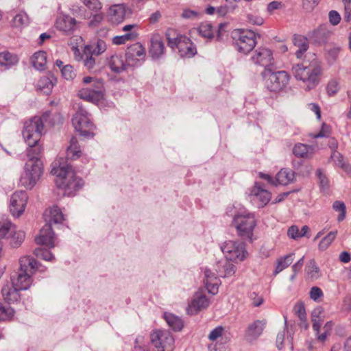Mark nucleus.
<instances>
[{
    "label": "nucleus",
    "instance_id": "nucleus-1",
    "mask_svg": "<svg viewBox=\"0 0 351 351\" xmlns=\"http://www.w3.org/2000/svg\"><path fill=\"white\" fill-rule=\"evenodd\" d=\"M51 174L57 177L55 182L63 195L73 196L84 185L83 180L77 177L66 160L60 158L51 164Z\"/></svg>",
    "mask_w": 351,
    "mask_h": 351
},
{
    "label": "nucleus",
    "instance_id": "nucleus-2",
    "mask_svg": "<svg viewBox=\"0 0 351 351\" xmlns=\"http://www.w3.org/2000/svg\"><path fill=\"white\" fill-rule=\"evenodd\" d=\"M292 73L297 80L304 84V88L310 90L320 82L322 67L315 53H308L301 64L292 66Z\"/></svg>",
    "mask_w": 351,
    "mask_h": 351
},
{
    "label": "nucleus",
    "instance_id": "nucleus-3",
    "mask_svg": "<svg viewBox=\"0 0 351 351\" xmlns=\"http://www.w3.org/2000/svg\"><path fill=\"white\" fill-rule=\"evenodd\" d=\"M20 267L16 276H12V284L21 290L27 289L32 282V276L35 269H38V261L34 258L26 256L19 259Z\"/></svg>",
    "mask_w": 351,
    "mask_h": 351
},
{
    "label": "nucleus",
    "instance_id": "nucleus-4",
    "mask_svg": "<svg viewBox=\"0 0 351 351\" xmlns=\"http://www.w3.org/2000/svg\"><path fill=\"white\" fill-rule=\"evenodd\" d=\"M82 82L86 86L78 92L81 99L94 104L104 99L105 88L102 80L87 76L83 78Z\"/></svg>",
    "mask_w": 351,
    "mask_h": 351
},
{
    "label": "nucleus",
    "instance_id": "nucleus-5",
    "mask_svg": "<svg viewBox=\"0 0 351 351\" xmlns=\"http://www.w3.org/2000/svg\"><path fill=\"white\" fill-rule=\"evenodd\" d=\"M50 112H46L42 117H34L24 123L22 131L23 137L26 143L35 144L40 141L43 134L44 121L49 117Z\"/></svg>",
    "mask_w": 351,
    "mask_h": 351
},
{
    "label": "nucleus",
    "instance_id": "nucleus-6",
    "mask_svg": "<svg viewBox=\"0 0 351 351\" xmlns=\"http://www.w3.org/2000/svg\"><path fill=\"white\" fill-rule=\"evenodd\" d=\"M165 35L168 46L173 49L177 48L181 57L191 58L197 53L195 47L186 36L178 35L172 29H167Z\"/></svg>",
    "mask_w": 351,
    "mask_h": 351
},
{
    "label": "nucleus",
    "instance_id": "nucleus-7",
    "mask_svg": "<svg viewBox=\"0 0 351 351\" xmlns=\"http://www.w3.org/2000/svg\"><path fill=\"white\" fill-rule=\"evenodd\" d=\"M232 225L237 231V234L242 239L253 241L254 230L256 226V220L253 213H239L234 216Z\"/></svg>",
    "mask_w": 351,
    "mask_h": 351
},
{
    "label": "nucleus",
    "instance_id": "nucleus-8",
    "mask_svg": "<svg viewBox=\"0 0 351 351\" xmlns=\"http://www.w3.org/2000/svg\"><path fill=\"white\" fill-rule=\"evenodd\" d=\"M43 172L41 160L28 159L26 162L24 172L20 178L21 185L26 189H32L40 179Z\"/></svg>",
    "mask_w": 351,
    "mask_h": 351
},
{
    "label": "nucleus",
    "instance_id": "nucleus-9",
    "mask_svg": "<svg viewBox=\"0 0 351 351\" xmlns=\"http://www.w3.org/2000/svg\"><path fill=\"white\" fill-rule=\"evenodd\" d=\"M265 76L266 88L274 93L285 89L290 80V76L285 71H272L270 69H267Z\"/></svg>",
    "mask_w": 351,
    "mask_h": 351
},
{
    "label": "nucleus",
    "instance_id": "nucleus-10",
    "mask_svg": "<svg viewBox=\"0 0 351 351\" xmlns=\"http://www.w3.org/2000/svg\"><path fill=\"white\" fill-rule=\"evenodd\" d=\"M232 38L237 49L243 53L251 51L256 45V34L247 29H236L232 32Z\"/></svg>",
    "mask_w": 351,
    "mask_h": 351
},
{
    "label": "nucleus",
    "instance_id": "nucleus-11",
    "mask_svg": "<svg viewBox=\"0 0 351 351\" xmlns=\"http://www.w3.org/2000/svg\"><path fill=\"white\" fill-rule=\"evenodd\" d=\"M89 114L82 107H80L73 118L72 119L73 125L76 131L86 138H92L94 134L91 132L93 129V124L90 121Z\"/></svg>",
    "mask_w": 351,
    "mask_h": 351
},
{
    "label": "nucleus",
    "instance_id": "nucleus-12",
    "mask_svg": "<svg viewBox=\"0 0 351 351\" xmlns=\"http://www.w3.org/2000/svg\"><path fill=\"white\" fill-rule=\"evenodd\" d=\"M221 250L227 259L234 261H242L246 258L247 252L243 242L227 241L221 245Z\"/></svg>",
    "mask_w": 351,
    "mask_h": 351
},
{
    "label": "nucleus",
    "instance_id": "nucleus-13",
    "mask_svg": "<svg viewBox=\"0 0 351 351\" xmlns=\"http://www.w3.org/2000/svg\"><path fill=\"white\" fill-rule=\"evenodd\" d=\"M150 341L157 351H165L171 348L174 343L172 335L167 330H156L150 335Z\"/></svg>",
    "mask_w": 351,
    "mask_h": 351
},
{
    "label": "nucleus",
    "instance_id": "nucleus-14",
    "mask_svg": "<svg viewBox=\"0 0 351 351\" xmlns=\"http://www.w3.org/2000/svg\"><path fill=\"white\" fill-rule=\"evenodd\" d=\"M210 301L206 295L205 291L200 289L195 293L186 311L190 315H196L199 311L208 307Z\"/></svg>",
    "mask_w": 351,
    "mask_h": 351
},
{
    "label": "nucleus",
    "instance_id": "nucleus-15",
    "mask_svg": "<svg viewBox=\"0 0 351 351\" xmlns=\"http://www.w3.org/2000/svg\"><path fill=\"white\" fill-rule=\"evenodd\" d=\"M27 199V193L23 191L12 194L10 202V210L14 217H19L24 212Z\"/></svg>",
    "mask_w": 351,
    "mask_h": 351
},
{
    "label": "nucleus",
    "instance_id": "nucleus-16",
    "mask_svg": "<svg viewBox=\"0 0 351 351\" xmlns=\"http://www.w3.org/2000/svg\"><path fill=\"white\" fill-rule=\"evenodd\" d=\"M251 59L254 64L264 66L266 69L274 64L272 51L266 47H258L256 49Z\"/></svg>",
    "mask_w": 351,
    "mask_h": 351
},
{
    "label": "nucleus",
    "instance_id": "nucleus-17",
    "mask_svg": "<svg viewBox=\"0 0 351 351\" xmlns=\"http://www.w3.org/2000/svg\"><path fill=\"white\" fill-rule=\"evenodd\" d=\"M78 22L67 14L59 16L56 21V27L65 35L72 34L77 28Z\"/></svg>",
    "mask_w": 351,
    "mask_h": 351
},
{
    "label": "nucleus",
    "instance_id": "nucleus-18",
    "mask_svg": "<svg viewBox=\"0 0 351 351\" xmlns=\"http://www.w3.org/2000/svg\"><path fill=\"white\" fill-rule=\"evenodd\" d=\"M38 245H45L49 248H53L56 245V237L52 230L51 223H45L41 228L40 234L35 239Z\"/></svg>",
    "mask_w": 351,
    "mask_h": 351
},
{
    "label": "nucleus",
    "instance_id": "nucleus-19",
    "mask_svg": "<svg viewBox=\"0 0 351 351\" xmlns=\"http://www.w3.org/2000/svg\"><path fill=\"white\" fill-rule=\"evenodd\" d=\"M250 200L258 207H264L271 199V193L256 185L250 193Z\"/></svg>",
    "mask_w": 351,
    "mask_h": 351
},
{
    "label": "nucleus",
    "instance_id": "nucleus-20",
    "mask_svg": "<svg viewBox=\"0 0 351 351\" xmlns=\"http://www.w3.org/2000/svg\"><path fill=\"white\" fill-rule=\"evenodd\" d=\"M165 45L161 35L156 33L150 39L149 53L153 59H158L165 53Z\"/></svg>",
    "mask_w": 351,
    "mask_h": 351
},
{
    "label": "nucleus",
    "instance_id": "nucleus-21",
    "mask_svg": "<svg viewBox=\"0 0 351 351\" xmlns=\"http://www.w3.org/2000/svg\"><path fill=\"white\" fill-rule=\"evenodd\" d=\"M128 8L125 4H114L111 5L108 12L109 20L113 24L122 23L126 16Z\"/></svg>",
    "mask_w": 351,
    "mask_h": 351
},
{
    "label": "nucleus",
    "instance_id": "nucleus-22",
    "mask_svg": "<svg viewBox=\"0 0 351 351\" xmlns=\"http://www.w3.org/2000/svg\"><path fill=\"white\" fill-rule=\"evenodd\" d=\"M108 64L110 70L116 73H120L128 69L125 58L121 53L112 55L108 60Z\"/></svg>",
    "mask_w": 351,
    "mask_h": 351
},
{
    "label": "nucleus",
    "instance_id": "nucleus-23",
    "mask_svg": "<svg viewBox=\"0 0 351 351\" xmlns=\"http://www.w3.org/2000/svg\"><path fill=\"white\" fill-rule=\"evenodd\" d=\"M267 322L265 319L256 320L250 324L245 332V337L250 341L256 339L263 332Z\"/></svg>",
    "mask_w": 351,
    "mask_h": 351
},
{
    "label": "nucleus",
    "instance_id": "nucleus-24",
    "mask_svg": "<svg viewBox=\"0 0 351 351\" xmlns=\"http://www.w3.org/2000/svg\"><path fill=\"white\" fill-rule=\"evenodd\" d=\"M19 289H16V287L14 286L12 284V285L9 284L4 285L1 289L3 299L8 303L16 302L20 298L19 293Z\"/></svg>",
    "mask_w": 351,
    "mask_h": 351
},
{
    "label": "nucleus",
    "instance_id": "nucleus-25",
    "mask_svg": "<svg viewBox=\"0 0 351 351\" xmlns=\"http://www.w3.org/2000/svg\"><path fill=\"white\" fill-rule=\"evenodd\" d=\"M235 271V266L228 260L219 262L217 269H216L218 276L223 278L232 276L234 274Z\"/></svg>",
    "mask_w": 351,
    "mask_h": 351
},
{
    "label": "nucleus",
    "instance_id": "nucleus-26",
    "mask_svg": "<svg viewBox=\"0 0 351 351\" xmlns=\"http://www.w3.org/2000/svg\"><path fill=\"white\" fill-rule=\"evenodd\" d=\"M295 180V173L293 170L285 168L282 169L276 176L278 184L287 185Z\"/></svg>",
    "mask_w": 351,
    "mask_h": 351
},
{
    "label": "nucleus",
    "instance_id": "nucleus-27",
    "mask_svg": "<svg viewBox=\"0 0 351 351\" xmlns=\"http://www.w3.org/2000/svg\"><path fill=\"white\" fill-rule=\"evenodd\" d=\"M294 45L298 49L295 51L297 58H302L303 54L308 49V41L307 38L301 35H295L293 40Z\"/></svg>",
    "mask_w": 351,
    "mask_h": 351
},
{
    "label": "nucleus",
    "instance_id": "nucleus-28",
    "mask_svg": "<svg viewBox=\"0 0 351 351\" xmlns=\"http://www.w3.org/2000/svg\"><path fill=\"white\" fill-rule=\"evenodd\" d=\"M45 215L49 218L47 223H61L64 220V217L61 210L56 206H53L49 210H46Z\"/></svg>",
    "mask_w": 351,
    "mask_h": 351
},
{
    "label": "nucleus",
    "instance_id": "nucleus-29",
    "mask_svg": "<svg viewBox=\"0 0 351 351\" xmlns=\"http://www.w3.org/2000/svg\"><path fill=\"white\" fill-rule=\"evenodd\" d=\"M164 318L167 322L168 326L174 331H180L183 326L184 323L180 317L178 316L170 313H165L164 314Z\"/></svg>",
    "mask_w": 351,
    "mask_h": 351
},
{
    "label": "nucleus",
    "instance_id": "nucleus-30",
    "mask_svg": "<svg viewBox=\"0 0 351 351\" xmlns=\"http://www.w3.org/2000/svg\"><path fill=\"white\" fill-rule=\"evenodd\" d=\"M81 155L80 147L78 145L77 140L75 137H72L69 142V146L66 149V159L75 160Z\"/></svg>",
    "mask_w": 351,
    "mask_h": 351
},
{
    "label": "nucleus",
    "instance_id": "nucleus-31",
    "mask_svg": "<svg viewBox=\"0 0 351 351\" xmlns=\"http://www.w3.org/2000/svg\"><path fill=\"white\" fill-rule=\"evenodd\" d=\"M56 81V78L52 75L51 77L43 76L38 80L37 86L40 90L47 95L51 91Z\"/></svg>",
    "mask_w": 351,
    "mask_h": 351
},
{
    "label": "nucleus",
    "instance_id": "nucleus-32",
    "mask_svg": "<svg viewBox=\"0 0 351 351\" xmlns=\"http://www.w3.org/2000/svg\"><path fill=\"white\" fill-rule=\"evenodd\" d=\"M19 61L18 57L8 51L0 53V66H4L5 69L16 64Z\"/></svg>",
    "mask_w": 351,
    "mask_h": 351
},
{
    "label": "nucleus",
    "instance_id": "nucleus-33",
    "mask_svg": "<svg viewBox=\"0 0 351 351\" xmlns=\"http://www.w3.org/2000/svg\"><path fill=\"white\" fill-rule=\"evenodd\" d=\"M313 148L303 143H297L293 148V154L299 158H308L313 154Z\"/></svg>",
    "mask_w": 351,
    "mask_h": 351
},
{
    "label": "nucleus",
    "instance_id": "nucleus-34",
    "mask_svg": "<svg viewBox=\"0 0 351 351\" xmlns=\"http://www.w3.org/2000/svg\"><path fill=\"white\" fill-rule=\"evenodd\" d=\"M32 64L38 70H43L47 63V54L45 51H39L32 56Z\"/></svg>",
    "mask_w": 351,
    "mask_h": 351
},
{
    "label": "nucleus",
    "instance_id": "nucleus-35",
    "mask_svg": "<svg viewBox=\"0 0 351 351\" xmlns=\"http://www.w3.org/2000/svg\"><path fill=\"white\" fill-rule=\"evenodd\" d=\"M29 146L27 149V156L28 159L40 160V155L43 152V148L39 142L35 144L27 143Z\"/></svg>",
    "mask_w": 351,
    "mask_h": 351
},
{
    "label": "nucleus",
    "instance_id": "nucleus-36",
    "mask_svg": "<svg viewBox=\"0 0 351 351\" xmlns=\"http://www.w3.org/2000/svg\"><path fill=\"white\" fill-rule=\"evenodd\" d=\"M306 272L308 278L313 280H317L321 276L320 269L313 259L306 266Z\"/></svg>",
    "mask_w": 351,
    "mask_h": 351
},
{
    "label": "nucleus",
    "instance_id": "nucleus-37",
    "mask_svg": "<svg viewBox=\"0 0 351 351\" xmlns=\"http://www.w3.org/2000/svg\"><path fill=\"white\" fill-rule=\"evenodd\" d=\"M15 226L12 233H10L8 238H10V244L12 247H19L23 242L25 239V232L23 231H16Z\"/></svg>",
    "mask_w": 351,
    "mask_h": 351
},
{
    "label": "nucleus",
    "instance_id": "nucleus-38",
    "mask_svg": "<svg viewBox=\"0 0 351 351\" xmlns=\"http://www.w3.org/2000/svg\"><path fill=\"white\" fill-rule=\"evenodd\" d=\"M294 254H289L284 257H282L279 258L277 261V265L276 267V269L274 271L275 274H279L280 271L284 270L285 268L289 267L293 261V256Z\"/></svg>",
    "mask_w": 351,
    "mask_h": 351
},
{
    "label": "nucleus",
    "instance_id": "nucleus-39",
    "mask_svg": "<svg viewBox=\"0 0 351 351\" xmlns=\"http://www.w3.org/2000/svg\"><path fill=\"white\" fill-rule=\"evenodd\" d=\"M136 32H130L123 35L114 36L112 39V43L117 45L125 44L130 40H134L137 38Z\"/></svg>",
    "mask_w": 351,
    "mask_h": 351
},
{
    "label": "nucleus",
    "instance_id": "nucleus-40",
    "mask_svg": "<svg viewBox=\"0 0 351 351\" xmlns=\"http://www.w3.org/2000/svg\"><path fill=\"white\" fill-rule=\"evenodd\" d=\"M331 158L333 160L335 165L341 167L345 172L349 173L351 172V165L343 161V156L339 152H333L331 155Z\"/></svg>",
    "mask_w": 351,
    "mask_h": 351
},
{
    "label": "nucleus",
    "instance_id": "nucleus-41",
    "mask_svg": "<svg viewBox=\"0 0 351 351\" xmlns=\"http://www.w3.org/2000/svg\"><path fill=\"white\" fill-rule=\"evenodd\" d=\"M14 226L8 219L0 221V239L8 238L10 233H12Z\"/></svg>",
    "mask_w": 351,
    "mask_h": 351
},
{
    "label": "nucleus",
    "instance_id": "nucleus-42",
    "mask_svg": "<svg viewBox=\"0 0 351 351\" xmlns=\"http://www.w3.org/2000/svg\"><path fill=\"white\" fill-rule=\"evenodd\" d=\"M29 19L27 14L24 12L17 14L12 20V25L15 27L21 28L29 24Z\"/></svg>",
    "mask_w": 351,
    "mask_h": 351
},
{
    "label": "nucleus",
    "instance_id": "nucleus-43",
    "mask_svg": "<svg viewBox=\"0 0 351 351\" xmlns=\"http://www.w3.org/2000/svg\"><path fill=\"white\" fill-rule=\"evenodd\" d=\"M89 47H86L84 49V55L82 56L83 64L87 69H93L95 65V60L93 57Z\"/></svg>",
    "mask_w": 351,
    "mask_h": 351
},
{
    "label": "nucleus",
    "instance_id": "nucleus-44",
    "mask_svg": "<svg viewBox=\"0 0 351 351\" xmlns=\"http://www.w3.org/2000/svg\"><path fill=\"white\" fill-rule=\"evenodd\" d=\"M128 51L141 60H144L145 49L139 43H134L128 48Z\"/></svg>",
    "mask_w": 351,
    "mask_h": 351
},
{
    "label": "nucleus",
    "instance_id": "nucleus-45",
    "mask_svg": "<svg viewBox=\"0 0 351 351\" xmlns=\"http://www.w3.org/2000/svg\"><path fill=\"white\" fill-rule=\"evenodd\" d=\"M34 254L39 258L43 259L47 261H52L55 260V256L49 250L43 247H38L34 250Z\"/></svg>",
    "mask_w": 351,
    "mask_h": 351
},
{
    "label": "nucleus",
    "instance_id": "nucleus-46",
    "mask_svg": "<svg viewBox=\"0 0 351 351\" xmlns=\"http://www.w3.org/2000/svg\"><path fill=\"white\" fill-rule=\"evenodd\" d=\"M337 231L330 232L325 237H324L319 243L318 247L319 250H326L336 237Z\"/></svg>",
    "mask_w": 351,
    "mask_h": 351
},
{
    "label": "nucleus",
    "instance_id": "nucleus-47",
    "mask_svg": "<svg viewBox=\"0 0 351 351\" xmlns=\"http://www.w3.org/2000/svg\"><path fill=\"white\" fill-rule=\"evenodd\" d=\"M82 3L90 11L93 12H99L103 4L99 0H80Z\"/></svg>",
    "mask_w": 351,
    "mask_h": 351
},
{
    "label": "nucleus",
    "instance_id": "nucleus-48",
    "mask_svg": "<svg viewBox=\"0 0 351 351\" xmlns=\"http://www.w3.org/2000/svg\"><path fill=\"white\" fill-rule=\"evenodd\" d=\"M14 314V311L12 308L4 306L0 302V320H10L12 318Z\"/></svg>",
    "mask_w": 351,
    "mask_h": 351
},
{
    "label": "nucleus",
    "instance_id": "nucleus-49",
    "mask_svg": "<svg viewBox=\"0 0 351 351\" xmlns=\"http://www.w3.org/2000/svg\"><path fill=\"white\" fill-rule=\"evenodd\" d=\"M92 54L99 56L104 53L107 48L106 43L103 40H98L95 45H88Z\"/></svg>",
    "mask_w": 351,
    "mask_h": 351
},
{
    "label": "nucleus",
    "instance_id": "nucleus-50",
    "mask_svg": "<svg viewBox=\"0 0 351 351\" xmlns=\"http://www.w3.org/2000/svg\"><path fill=\"white\" fill-rule=\"evenodd\" d=\"M199 34L204 38L213 37V26L210 23H202L198 27Z\"/></svg>",
    "mask_w": 351,
    "mask_h": 351
},
{
    "label": "nucleus",
    "instance_id": "nucleus-51",
    "mask_svg": "<svg viewBox=\"0 0 351 351\" xmlns=\"http://www.w3.org/2000/svg\"><path fill=\"white\" fill-rule=\"evenodd\" d=\"M293 310L299 319L302 322H304V328H306L308 327V324L306 322V317L304 304L302 303L296 304Z\"/></svg>",
    "mask_w": 351,
    "mask_h": 351
},
{
    "label": "nucleus",
    "instance_id": "nucleus-52",
    "mask_svg": "<svg viewBox=\"0 0 351 351\" xmlns=\"http://www.w3.org/2000/svg\"><path fill=\"white\" fill-rule=\"evenodd\" d=\"M61 73L64 79L70 80L75 77V72L72 66L67 64L61 69Z\"/></svg>",
    "mask_w": 351,
    "mask_h": 351
},
{
    "label": "nucleus",
    "instance_id": "nucleus-53",
    "mask_svg": "<svg viewBox=\"0 0 351 351\" xmlns=\"http://www.w3.org/2000/svg\"><path fill=\"white\" fill-rule=\"evenodd\" d=\"M125 63L128 64V67L136 66L141 64V60L137 57H135L132 53L127 50L124 56Z\"/></svg>",
    "mask_w": 351,
    "mask_h": 351
},
{
    "label": "nucleus",
    "instance_id": "nucleus-54",
    "mask_svg": "<svg viewBox=\"0 0 351 351\" xmlns=\"http://www.w3.org/2000/svg\"><path fill=\"white\" fill-rule=\"evenodd\" d=\"M339 83L335 79L330 80L326 87L327 93L330 96L336 95L339 90Z\"/></svg>",
    "mask_w": 351,
    "mask_h": 351
},
{
    "label": "nucleus",
    "instance_id": "nucleus-55",
    "mask_svg": "<svg viewBox=\"0 0 351 351\" xmlns=\"http://www.w3.org/2000/svg\"><path fill=\"white\" fill-rule=\"evenodd\" d=\"M104 20V14L100 11L95 12L88 22V26L90 27H96L99 25V24Z\"/></svg>",
    "mask_w": 351,
    "mask_h": 351
},
{
    "label": "nucleus",
    "instance_id": "nucleus-56",
    "mask_svg": "<svg viewBox=\"0 0 351 351\" xmlns=\"http://www.w3.org/2000/svg\"><path fill=\"white\" fill-rule=\"evenodd\" d=\"M316 174L319 180V186L322 190L325 191L328 188V180L321 169H317Z\"/></svg>",
    "mask_w": 351,
    "mask_h": 351
},
{
    "label": "nucleus",
    "instance_id": "nucleus-57",
    "mask_svg": "<svg viewBox=\"0 0 351 351\" xmlns=\"http://www.w3.org/2000/svg\"><path fill=\"white\" fill-rule=\"evenodd\" d=\"M310 298L315 302H319L324 295L323 291L318 287H313L309 292Z\"/></svg>",
    "mask_w": 351,
    "mask_h": 351
},
{
    "label": "nucleus",
    "instance_id": "nucleus-58",
    "mask_svg": "<svg viewBox=\"0 0 351 351\" xmlns=\"http://www.w3.org/2000/svg\"><path fill=\"white\" fill-rule=\"evenodd\" d=\"M204 283L208 291L210 293L213 295H215L216 293H217L219 285L218 279H216V280L205 281Z\"/></svg>",
    "mask_w": 351,
    "mask_h": 351
},
{
    "label": "nucleus",
    "instance_id": "nucleus-59",
    "mask_svg": "<svg viewBox=\"0 0 351 351\" xmlns=\"http://www.w3.org/2000/svg\"><path fill=\"white\" fill-rule=\"evenodd\" d=\"M320 0H303L302 7L307 12H311L319 3Z\"/></svg>",
    "mask_w": 351,
    "mask_h": 351
},
{
    "label": "nucleus",
    "instance_id": "nucleus-60",
    "mask_svg": "<svg viewBox=\"0 0 351 351\" xmlns=\"http://www.w3.org/2000/svg\"><path fill=\"white\" fill-rule=\"evenodd\" d=\"M329 22L332 25H337L340 23L341 16L336 10H331L328 13Z\"/></svg>",
    "mask_w": 351,
    "mask_h": 351
},
{
    "label": "nucleus",
    "instance_id": "nucleus-61",
    "mask_svg": "<svg viewBox=\"0 0 351 351\" xmlns=\"http://www.w3.org/2000/svg\"><path fill=\"white\" fill-rule=\"evenodd\" d=\"M287 235L295 240L302 237L299 228L297 226H291L288 229Z\"/></svg>",
    "mask_w": 351,
    "mask_h": 351
},
{
    "label": "nucleus",
    "instance_id": "nucleus-62",
    "mask_svg": "<svg viewBox=\"0 0 351 351\" xmlns=\"http://www.w3.org/2000/svg\"><path fill=\"white\" fill-rule=\"evenodd\" d=\"M223 332V328L222 326H217L210 332L208 339L210 341H215L219 337H221Z\"/></svg>",
    "mask_w": 351,
    "mask_h": 351
},
{
    "label": "nucleus",
    "instance_id": "nucleus-63",
    "mask_svg": "<svg viewBox=\"0 0 351 351\" xmlns=\"http://www.w3.org/2000/svg\"><path fill=\"white\" fill-rule=\"evenodd\" d=\"M323 308L317 306L313 309L311 313V319H324Z\"/></svg>",
    "mask_w": 351,
    "mask_h": 351
},
{
    "label": "nucleus",
    "instance_id": "nucleus-64",
    "mask_svg": "<svg viewBox=\"0 0 351 351\" xmlns=\"http://www.w3.org/2000/svg\"><path fill=\"white\" fill-rule=\"evenodd\" d=\"M247 18L248 21L253 25H261L264 21L263 18L252 14H247Z\"/></svg>",
    "mask_w": 351,
    "mask_h": 351
}]
</instances>
